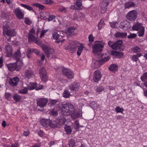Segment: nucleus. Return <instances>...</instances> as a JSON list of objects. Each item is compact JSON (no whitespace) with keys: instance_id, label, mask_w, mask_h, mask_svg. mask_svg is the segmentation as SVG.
Instances as JSON below:
<instances>
[{"instance_id":"nucleus-2","label":"nucleus","mask_w":147,"mask_h":147,"mask_svg":"<svg viewBox=\"0 0 147 147\" xmlns=\"http://www.w3.org/2000/svg\"><path fill=\"white\" fill-rule=\"evenodd\" d=\"M103 47V45L97 43L93 45V52L94 54L97 56L98 58L101 57V52Z\"/></svg>"},{"instance_id":"nucleus-56","label":"nucleus","mask_w":147,"mask_h":147,"mask_svg":"<svg viewBox=\"0 0 147 147\" xmlns=\"http://www.w3.org/2000/svg\"><path fill=\"white\" fill-rule=\"evenodd\" d=\"M48 30H42L41 31V33L40 35V37L41 38L43 36V35L45 34L46 33Z\"/></svg>"},{"instance_id":"nucleus-51","label":"nucleus","mask_w":147,"mask_h":147,"mask_svg":"<svg viewBox=\"0 0 147 147\" xmlns=\"http://www.w3.org/2000/svg\"><path fill=\"white\" fill-rule=\"evenodd\" d=\"M82 0H77L76 5L78 7H80L82 5Z\"/></svg>"},{"instance_id":"nucleus-55","label":"nucleus","mask_w":147,"mask_h":147,"mask_svg":"<svg viewBox=\"0 0 147 147\" xmlns=\"http://www.w3.org/2000/svg\"><path fill=\"white\" fill-rule=\"evenodd\" d=\"M56 17L54 15L49 16V18H48V20L49 21H51L53 19L55 18Z\"/></svg>"},{"instance_id":"nucleus-38","label":"nucleus","mask_w":147,"mask_h":147,"mask_svg":"<svg viewBox=\"0 0 147 147\" xmlns=\"http://www.w3.org/2000/svg\"><path fill=\"white\" fill-rule=\"evenodd\" d=\"M32 49H28L27 51L26 54L27 57L28 58H30V55L32 54Z\"/></svg>"},{"instance_id":"nucleus-40","label":"nucleus","mask_w":147,"mask_h":147,"mask_svg":"<svg viewBox=\"0 0 147 147\" xmlns=\"http://www.w3.org/2000/svg\"><path fill=\"white\" fill-rule=\"evenodd\" d=\"M57 123L55 121H51V122L50 123V124L49 126L52 128H55L57 127Z\"/></svg>"},{"instance_id":"nucleus-32","label":"nucleus","mask_w":147,"mask_h":147,"mask_svg":"<svg viewBox=\"0 0 147 147\" xmlns=\"http://www.w3.org/2000/svg\"><path fill=\"white\" fill-rule=\"evenodd\" d=\"M54 52L53 49L49 48L45 52V53L48 58L49 57L50 55L53 53Z\"/></svg>"},{"instance_id":"nucleus-59","label":"nucleus","mask_w":147,"mask_h":147,"mask_svg":"<svg viewBox=\"0 0 147 147\" xmlns=\"http://www.w3.org/2000/svg\"><path fill=\"white\" fill-rule=\"evenodd\" d=\"M136 35L135 34L133 33L129 35L128 36V37L129 38H133L136 37Z\"/></svg>"},{"instance_id":"nucleus-58","label":"nucleus","mask_w":147,"mask_h":147,"mask_svg":"<svg viewBox=\"0 0 147 147\" xmlns=\"http://www.w3.org/2000/svg\"><path fill=\"white\" fill-rule=\"evenodd\" d=\"M24 22L28 25H30L31 24V22L28 18H26Z\"/></svg>"},{"instance_id":"nucleus-25","label":"nucleus","mask_w":147,"mask_h":147,"mask_svg":"<svg viewBox=\"0 0 147 147\" xmlns=\"http://www.w3.org/2000/svg\"><path fill=\"white\" fill-rule=\"evenodd\" d=\"M135 5V3L134 2L129 1L125 3L124 5L125 8V9L129 8L130 7H132L134 6Z\"/></svg>"},{"instance_id":"nucleus-64","label":"nucleus","mask_w":147,"mask_h":147,"mask_svg":"<svg viewBox=\"0 0 147 147\" xmlns=\"http://www.w3.org/2000/svg\"><path fill=\"white\" fill-rule=\"evenodd\" d=\"M11 147H19V146L18 143H15L14 144H11Z\"/></svg>"},{"instance_id":"nucleus-62","label":"nucleus","mask_w":147,"mask_h":147,"mask_svg":"<svg viewBox=\"0 0 147 147\" xmlns=\"http://www.w3.org/2000/svg\"><path fill=\"white\" fill-rule=\"evenodd\" d=\"M114 43H113V42L111 41H109L108 42V44L110 47L113 48Z\"/></svg>"},{"instance_id":"nucleus-30","label":"nucleus","mask_w":147,"mask_h":147,"mask_svg":"<svg viewBox=\"0 0 147 147\" xmlns=\"http://www.w3.org/2000/svg\"><path fill=\"white\" fill-rule=\"evenodd\" d=\"M141 56L142 54L140 53H137L136 55L132 56V59L133 61L136 62L138 60V58Z\"/></svg>"},{"instance_id":"nucleus-44","label":"nucleus","mask_w":147,"mask_h":147,"mask_svg":"<svg viewBox=\"0 0 147 147\" xmlns=\"http://www.w3.org/2000/svg\"><path fill=\"white\" fill-rule=\"evenodd\" d=\"M115 110L117 113H123V109L120 107L119 106H117L115 108Z\"/></svg>"},{"instance_id":"nucleus-53","label":"nucleus","mask_w":147,"mask_h":147,"mask_svg":"<svg viewBox=\"0 0 147 147\" xmlns=\"http://www.w3.org/2000/svg\"><path fill=\"white\" fill-rule=\"evenodd\" d=\"M104 88L102 86H99L97 88L96 90L97 92H100L103 91Z\"/></svg>"},{"instance_id":"nucleus-49","label":"nucleus","mask_w":147,"mask_h":147,"mask_svg":"<svg viewBox=\"0 0 147 147\" xmlns=\"http://www.w3.org/2000/svg\"><path fill=\"white\" fill-rule=\"evenodd\" d=\"M110 57H105L103 58H102V59H100V60L101 61H102V64L104 63L105 62L108 61L110 59Z\"/></svg>"},{"instance_id":"nucleus-24","label":"nucleus","mask_w":147,"mask_h":147,"mask_svg":"<svg viewBox=\"0 0 147 147\" xmlns=\"http://www.w3.org/2000/svg\"><path fill=\"white\" fill-rule=\"evenodd\" d=\"M28 90V87L23 86L21 87L19 90L18 92L20 94H25L27 93Z\"/></svg>"},{"instance_id":"nucleus-15","label":"nucleus","mask_w":147,"mask_h":147,"mask_svg":"<svg viewBox=\"0 0 147 147\" xmlns=\"http://www.w3.org/2000/svg\"><path fill=\"white\" fill-rule=\"evenodd\" d=\"M19 78L17 77L11 78L9 81V83L12 86H16L18 84V82L19 81Z\"/></svg>"},{"instance_id":"nucleus-57","label":"nucleus","mask_w":147,"mask_h":147,"mask_svg":"<svg viewBox=\"0 0 147 147\" xmlns=\"http://www.w3.org/2000/svg\"><path fill=\"white\" fill-rule=\"evenodd\" d=\"M32 51L34 53L37 55H38V54L40 53L39 51L36 49H32Z\"/></svg>"},{"instance_id":"nucleus-50","label":"nucleus","mask_w":147,"mask_h":147,"mask_svg":"<svg viewBox=\"0 0 147 147\" xmlns=\"http://www.w3.org/2000/svg\"><path fill=\"white\" fill-rule=\"evenodd\" d=\"M51 114L54 116H56L58 115V113L56 110L54 109H53L51 111Z\"/></svg>"},{"instance_id":"nucleus-17","label":"nucleus","mask_w":147,"mask_h":147,"mask_svg":"<svg viewBox=\"0 0 147 147\" xmlns=\"http://www.w3.org/2000/svg\"><path fill=\"white\" fill-rule=\"evenodd\" d=\"M5 50L8 57L10 56L12 54V47L9 43H6L5 45Z\"/></svg>"},{"instance_id":"nucleus-60","label":"nucleus","mask_w":147,"mask_h":147,"mask_svg":"<svg viewBox=\"0 0 147 147\" xmlns=\"http://www.w3.org/2000/svg\"><path fill=\"white\" fill-rule=\"evenodd\" d=\"M58 102V101L57 100H52L50 101V104L53 105L56 104Z\"/></svg>"},{"instance_id":"nucleus-6","label":"nucleus","mask_w":147,"mask_h":147,"mask_svg":"<svg viewBox=\"0 0 147 147\" xmlns=\"http://www.w3.org/2000/svg\"><path fill=\"white\" fill-rule=\"evenodd\" d=\"M39 74L42 81L44 82H46L47 80V73L45 67H42L40 68L39 70Z\"/></svg>"},{"instance_id":"nucleus-21","label":"nucleus","mask_w":147,"mask_h":147,"mask_svg":"<svg viewBox=\"0 0 147 147\" xmlns=\"http://www.w3.org/2000/svg\"><path fill=\"white\" fill-rule=\"evenodd\" d=\"M141 79L142 81L144 82L143 84L147 88V72H145L143 74L141 77Z\"/></svg>"},{"instance_id":"nucleus-8","label":"nucleus","mask_w":147,"mask_h":147,"mask_svg":"<svg viewBox=\"0 0 147 147\" xmlns=\"http://www.w3.org/2000/svg\"><path fill=\"white\" fill-rule=\"evenodd\" d=\"M62 72L64 75L70 79H71L74 77V74L73 71L67 68H63Z\"/></svg>"},{"instance_id":"nucleus-47","label":"nucleus","mask_w":147,"mask_h":147,"mask_svg":"<svg viewBox=\"0 0 147 147\" xmlns=\"http://www.w3.org/2000/svg\"><path fill=\"white\" fill-rule=\"evenodd\" d=\"M41 47L42 48V50L45 52V53L47 50L49 48L47 45H42L41 46Z\"/></svg>"},{"instance_id":"nucleus-33","label":"nucleus","mask_w":147,"mask_h":147,"mask_svg":"<svg viewBox=\"0 0 147 147\" xmlns=\"http://www.w3.org/2000/svg\"><path fill=\"white\" fill-rule=\"evenodd\" d=\"M53 38L56 40H60L62 38L61 36H60L58 32H55L53 33Z\"/></svg>"},{"instance_id":"nucleus-5","label":"nucleus","mask_w":147,"mask_h":147,"mask_svg":"<svg viewBox=\"0 0 147 147\" xmlns=\"http://www.w3.org/2000/svg\"><path fill=\"white\" fill-rule=\"evenodd\" d=\"M20 61H18L17 63H11L7 64L6 66L9 70L11 71H13L15 70H16L17 71H19L21 69L20 66H18L17 65L18 64L21 63Z\"/></svg>"},{"instance_id":"nucleus-48","label":"nucleus","mask_w":147,"mask_h":147,"mask_svg":"<svg viewBox=\"0 0 147 147\" xmlns=\"http://www.w3.org/2000/svg\"><path fill=\"white\" fill-rule=\"evenodd\" d=\"M105 25V23L102 21H101L98 24V29L100 30L101 28L103 27Z\"/></svg>"},{"instance_id":"nucleus-28","label":"nucleus","mask_w":147,"mask_h":147,"mask_svg":"<svg viewBox=\"0 0 147 147\" xmlns=\"http://www.w3.org/2000/svg\"><path fill=\"white\" fill-rule=\"evenodd\" d=\"M50 14L48 12H44L43 13H41L40 16L42 19L45 20L48 19Z\"/></svg>"},{"instance_id":"nucleus-10","label":"nucleus","mask_w":147,"mask_h":147,"mask_svg":"<svg viewBox=\"0 0 147 147\" xmlns=\"http://www.w3.org/2000/svg\"><path fill=\"white\" fill-rule=\"evenodd\" d=\"M102 77V74L98 70L95 71L93 74V80L96 82L99 81Z\"/></svg>"},{"instance_id":"nucleus-14","label":"nucleus","mask_w":147,"mask_h":147,"mask_svg":"<svg viewBox=\"0 0 147 147\" xmlns=\"http://www.w3.org/2000/svg\"><path fill=\"white\" fill-rule=\"evenodd\" d=\"M120 27L124 30H126L130 27V23L127 21H124L120 23Z\"/></svg>"},{"instance_id":"nucleus-36","label":"nucleus","mask_w":147,"mask_h":147,"mask_svg":"<svg viewBox=\"0 0 147 147\" xmlns=\"http://www.w3.org/2000/svg\"><path fill=\"white\" fill-rule=\"evenodd\" d=\"M118 67L116 64H112L109 67V70L112 71H116L117 70Z\"/></svg>"},{"instance_id":"nucleus-26","label":"nucleus","mask_w":147,"mask_h":147,"mask_svg":"<svg viewBox=\"0 0 147 147\" xmlns=\"http://www.w3.org/2000/svg\"><path fill=\"white\" fill-rule=\"evenodd\" d=\"M21 54L20 52V49L18 50L17 51L15 52L13 55V57L14 58L17 60L19 59L21 57Z\"/></svg>"},{"instance_id":"nucleus-42","label":"nucleus","mask_w":147,"mask_h":147,"mask_svg":"<svg viewBox=\"0 0 147 147\" xmlns=\"http://www.w3.org/2000/svg\"><path fill=\"white\" fill-rule=\"evenodd\" d=\"M132 50L134 53H137L140 51V49L138 46L132 48Z\"/></svg>"},{"instance_id":"nucleus-35","label":"nucleus","mask_w":147,"mask_h":147,"mask_svg":"<svg viewBox=\"0 0 147 147\" xmlns=\"http://www.w3.org/2000/svg\"><path fill=\"white\" fill-rule=\"evenodd\" d=\"M31 5L36 7H38L40 9H42L44 8V6L38 3H34Z\"/></svg>"},{"instance_id":"nucleus-22","label":"nucleus","mask_w":147,"mask_h":147,"mask_svg":"<svg viewBox=\"0 0 147 147\" xmlns=\"http://www.w3.org/2000/svg\"><path fill=\"white\" fill-rule=\"evenodd\" d=\"M75 30L76 29L72 27H70L68 28L67 33L68 35L71 36L76 34L75 32Z\"/></svg>"},{"instance_id":"nucleus-31","label":"nucleus","mask_w":147,"mask_h":147,"mask_svg":"<svg viewBox=\"0 0 147 147\" xmlns=\"http://www.w3.org/2000/svg\"><path fill=\"white\" fill-rule=\"evenodd\" d=\"M71 45V47L73 49H75L77 47H80L81 46H82L80 43L76 41L73 42L72 43Z\"/></svg>"},{"instance_id":"nucleus-45","label":"nucleus","mask_w":147,"mask_h":147,"mask_svg":"<svg viewBox=\"0 0 147 147\" xmlns=\"http://www.w3.org/2000/svg\"><path fill=\"white\" fill-rule=\"evenodd\" d=\"M69 144L70 147H74L75 145L74 140L72 139H71L70 140Z\"/></svg>"},{"instance_id":"nucleus-34","label":"nucleus","mask_w":147,"mask_h":147,"mask_svg":"<svg viewBox=\"0 0 147 147\" xmlns=\"http://www.w3.org/2000/svg\"><path fill=\"white\" fill-rule=\"evenodd\" d=\"M20 5L22 7L27 9L29 11H34V9L32 7L30 6L29 5L22 3H21L20 4Z\"/></svg>"},{"instance_id":"nucleus-27","label":"nucleus","mask_w":147,"mask_h":147,"mask_svg":"<svg viewBox=\"0 0 147 147\" xmlns=\"http://www.w3.org/2000/svg\"><path fill=\"white\" fill-rule=\"evenodd\" d=\"M114 35L116 37L124 38L125 37L126 33L118 32L115 33Z\"/></svg>"},{"instance_id":"nucleus-54","label":"nucleus","mask_w":147,"mask_h":147,"mask_svg":"<svg viewBox=\"0 0 147 147\" xmlns=\"http://www.w3.org/2000/svg\"><path fill=\"white\" fill-rule=\"evenodd\" d=\"M5 98L7 99H9L11 97V94L9 92H6L5 93Z\"/></svg>"},{"instance_id":"nucleus-41","label":"nucleus","mask_w":147,"mask_h":147,"mask_svg":"<svg viewBox=\"0 0 147 147\" xmlns=\"http://www.w3.org/2000/svg\"><path fill=\"white\" fill-rule=\"evenodd\" d=\"M65 130L68 134H70L71 132V127L70 126H66L65 127Z\"/></svg>"},{"instance_id":"nucleus-18","label":"nucleus","mask_w":147,"mask_h":147,"mask_svg":"<svg viewBox=\"0 0 147 147\" xmlns=\"http://www.w3.org/2000/svg\"><path fill=\"white\" fill-rule=\"evenodd\" d=\"M35 32L33 29H31L29 31L28 33V39L31 40L36 41V38L35 37Z\"/></svg>"},{"instance_id":"nucleus-19","label":"nucleus","mask_w":147,"mask_h":147,"mask_svg":"<svg viewBox=\"0 0 147 147\" xmlns=\"http://www.w3.org/2000/svg\"><path fill=\"white\" fill-rule=\"evenodd\" d=\"M24 75L26 78L28 79L34 78V75L33 72L30 69H27L25 71Z\"/></svg>"},{"instance_id":"nucleus-29","label":"nucleus","mask_w":147,"mask_h":147,"mask_svg":"<svg viewBox=\"0 0 147 147\" xmlns=\"http://www.w3.org/2000/svg\"><path fill=\"white\" fill-rule=\"evenodd\" d=\"M102 64V61L100 60L96 61L94 64V67L96 68L99 67L100 65Z\"/></svg>"},{"instance_id":"nucleus-61","label":"nucleus","mask_w":147,"mask_h":147,"mask_svg":"<svg viewBox=\"0 0 147 147\" xmlns=\"http://www.w3.org/2000/svg\"><path fill=\"white\" fill-rule=\"evenodd\" d=\"M90 106L94 109H96V105L94 102H92L90 104Z\"/></svg>"},{"instance_id":"nucleus-3","label":"nucleus","mask_w":147,"mask_h":147,"mask_svg":"<svg viewBox=\"0 0 147 147\" xmlns=\"http://www.w3.org/2000/svg\"><path fill=\"white\" fill-rule=\"evenodd\" d=\"M134 30L139 31L138 35L140 36H142L144 32V28L142 24L138 23L135 24L132 27Z\"/></svg>"},{"instance_id":"nucleus-39","label":"nucleus","mask_w":147,"mask_h":147,"mask_svg":"<svg viewBox=\"0 0 147 147\" xmlns=\"http://www.w3.org/2000/svg\"><path fill=\"white\" fill-rule=\"evenodd\" d=\"M70 95V92L67 90H65L64 92L63 96L65 98H67L69 97Z\"/></svg>"},{"instance_id":"nucleus-43","label":"nucleus","mask_w":147,"mask_h":147,"mask_svg":"<svg viewBox=\"0 0 147 147\" xmlns=\"http://www.w3.org/2000/svg\"><path fill=\"white\" fill-rule=\"evenodd\" d=\"M84 46H81L78 48V50L77 52V54L78 55L80 56L82 52Z\"/></svg>"},{"instance_id":"nucleus-23","label":"nucleus","mask_w":147,"mask_h":147,"mask_svg":"<svg viewBox=\"0 0 147 147\" xmlns=\"http://www.w3.org/2000/svg\"><path fill=\"white\" fill-rule=\"evenodd\" d=\"M36 83H30L27 85L28 89L29 90H32L35 88L36 89Z\"/></svg>"},{"instance_id":"nucleus-37","label":"nucleus","mask_w":147,"mask_h":147,"mask_svg":"<svg viewBox=\"0 0 147 147\" xmlns=\"http://www.w3.org/2000/svg\"><path fill=\"white\" fill-rule=\"evenodd\" d=\"M13 97L14 99L17 102L20 101L21 99V96L17 94H14Z\"/></svg>"},{"instance_id":"nucleus-11","label":"nucleus","mask_w":147,"mask_h":147,"mask_svg":"<svg viewBox=\"0 0 147 147\" xmlns=\"http://www.w3.org/2000/svg\"><path fill=\"white\" fill-rule=\"evenodd\" d=\"M14 12L16 17L19 19H21L24 18V13L19 8H16L14 10Z\"/></svg>"},{"instance_id":"nucleus-4","label":"nucleus","mask_w":147,"mask_h":147,"mask_svg":"<svg viewBox=\"0 0 147 147\" xmlns=\"http://www.w3.org/2000/svg\"><path fill=\"white\" fill-rule=\"evenodd\" d=\"M3 34L10 36H14L16 34L14 30L11 29L8 26H3Z\"/></svg>"},{"instance_id":"nucleus-7","label":"nucleus","mask_w":147,"mask_h":147,"mask_svg":"<svg viewBox=\"0 0 147 147\" xmlns=\"http://www.w3.org/2000/svg\"><path fill=\"white\" fill-rule=\"evenodd\" d=\"M137 16V13L135 10H133L130 11L127 14V19L130 21H132L135 20Z\"/></svg>"},{"instance_id":"nucleus-13","label":"nucleus","mask_w":147,"mask_h":147,"mask_svg":"<svg viewBox=\"0 0 147 147\" xmlns=\"http://www.w3.org/2000/svg\"><path fill=\"white\" fill-rule=\"evenodd\" d=\"M79 84L78 83L74 82L69 86V88L71 92L78 91L79 88Z\"/></svg>"},{"instance_id":"nucleus-9","label":"nucleus","mask_w":147,"mask_h":147,"mask_svg":"<svg viewBox=\"0 0 147 147\" xmlns=\"http://www.w3.org/2000/svg\"><path fill=\"white\" fill-rule=\"evenodd\" d=\"M48 102V99L46 98H40L36 100L38 106L40 107H43L45 106Z\"/></svg>"},{"instance_id":"nucleus-46","label":"nucleus","mask_w":147,"mask_h":147,"mask_svg":"<svg viewBox=\"0 0 147 147\" xmlns=\"http://www.w3.org/2000/svg\"><path fill=\"white\" fill-rule=\"evenodd\" d=\"M1 17L4 19L7 18L9 17V15L7 13H6L4 12H2L1 14Z\"/></svg>"},{"instance_id":"nucleus-16","label":"nucleus","mask_w":147,"mask_h":147,"mask_svg":"<svg viewBox=\"0 0 147 147\" xmlns=\"http://www.w3.org/2000/svg\"><path fill=\"white\" fill-rule=\"evenodd\" d=\"M109 3L102 1L100 4L101 11L102 13H104L107 10V7Z\"/></svg>"},{"instance_id":"nucleus-1","label":"nucleus","mask_w":147,"mask_h":147,"mask_svg":"<svg viewBox=\"0 0 147 147\" xmlns=\"http://www.w3.org/2000/svg\"><path fill=\"white\" fill-rule=\"evenodd\" d=\"M59 109L64 115L69 116L71 115L74 119L79 117L78 114L75 110L73 105L70 103L62 105L60 104Z\"/></svg>"},{"instance_id":"nucleus-63","label":"nucleus","mask_w":147,"mask_h":147,"mask_svg":"<svg viewBox=\"0 0 147 147\" xmlns=\"http://www.w3.org/2000/svg\"><path fill=\"white\" fill-rule=\"evenodd\" d=\"M30 134V132L28 131H24L23 133V135L25 136H28Z\"/></svg>"},{"instance_id":"nucleus-12","label":"nucleus","mask_w":147,"mask_h":147,"mask_svg":"<svg viewBox=\"0 0 147 147\" xmlns=\"http://www.w3.org/2000/svg\"><path fill=\"white\" fill-rule=\"evenodd\" d=\"M122 41L121 40H118L114 43L113 49L114 50H119V51L123 50L121 48L122 47Z\"/></svg>"},{"instance_id":"nucleus-20","label":"nucleus","mask_w":147,"mask_h":147,"mask_svg":"<svg viewBox=\"0 0 147 147\" xmlns=\"http://www.w3.org/2000/svg\"><path fill=\"white\" fill-rule=\"evenodd\" d=\"M51 120L49 119H42L40 120L41 125L44 127H47L49 126Z\"/></svg>"},{"instance_id":"nucleus-52","label":"nucleus","mask_w":147,"mask_h":147,"mask_svg":"<svg viewBox=\"0 0 147 147\" xmlns=\"http://www.w3.org/2000/svg\"><path fill=\"white\" fill-rule=\"evenodd\" d=\"M89 42L90 43H92L94 41V38L92 34H90L88 36Z\"/></svg>"}]
</instances>
